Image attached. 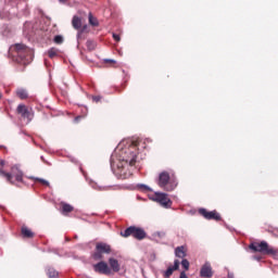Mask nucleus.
<instances>
[{
	"label": "nucleus",
	"instance_id": "obj_21",
	"mask_svg": "<svg viewBox=\"0 0 278 278\" xmlns=\"http://www.w3.org/2000/svg\"><path fill=\"white\" fill-rule=\"evenodd\" d=\"M22 235L24 238H34V232L25 226L22 227Z\"/></svg>",
	"mask_w": 278,
	"mask_h": 278
},
{
	"label": "nucleus",
	"instance_id": "obj_5",
	"mask_svg": "<svg viewBox=\"0 0 278 278\" xmlns=\"http://www.w3.org/2000/svg\"><path fill=\"white\" fill-rule=\"evenodd\" d=\"M13 49H15L20 62L24 64H29V61L34 58V50L23 43H15Z\"/></svg>",
	"mask_w": 278,
	"mask_h": 278
},
{
	"label": "nucleus",
	"instance_id": "obj_26",
	"mask_svg": "<svg viewBox=\"0 0 278 278\" xmlns=\"http://www.w3.org/2000/svg\"><path fill=\"white\" fill-rule=\"evenodd\" d=\"M47 275H48L49 278H55V277H58L60 274H59L58 270H55L54 268L49 267V268L47 269Z\"/></svg>",
	"mask_w": 278,
	"mask_h": 278
},
{
	"label": "nucleus",
	"instance_id": "obj_11",
	"mask_svg": "<svg viewBox=\"0 0 278 278\" xmlns=\"http://www.w3.org/2000/svg\"><path fill=\"white\" fill-rule=\"evenodd\" d=\"M94 273H99V275H112V268L108 265V263L101 261L93 265Z\"/></svg>",
	"mask_w": 278,
	"mask_h": 278
},
{
	"label": "nucleus",
	"instance_id": "obj_16",
	"mask_svg": "<svg viewBox=\"0 0 278 278\" xmlns=\"http://www.w3.org/2000/svg\"><path fill=\"white\" fill-rule=\"evenodd\" d=\"M109 264H110L113 273H118L121 270V264L118 263V260L111 257V258H109Z\"/></svg>",
	"mask_w": 278,
	"mask_h": 278
},
{
	"label": "nucleus",
	"instance_id": "obj_34",
	"mask_svg": "<svg viewBox=\"0 0 278 278\" xmlns=\"http://www.w3.org/2000/svg\"><path fill=\"white\" fill-rule=\"evenodd\" d=\"M113 39L116 41V42H121V36L116 33H113Z\"/></svg>",
	"mask_w": 278,
	"mask_h": 278
},
{
	"label": "nucleus",
	"instance_id": "obj_8",
	"mask_svg": "<svg viewBox=\"0 0 278 278\" xmlns=\"http://www.w3.org/2000/svg\"><path fill=\"white\" fill-rule=\"evenodd\" d=\"M249 249L251 251H254V253H264L265 255H277V250L268 247V242L261 241L260 243L253 242L249 245Z\"/></svg>",
	"mask_w": 278,
	"mask_h": 278
},
{
	"label": "nucleus",
	"instance_id": "obj_22",
	"mask_svg": "<svg viewBox=\"0 0 278 278\" xmlns=\"http://www.w3.org/2000/svg\"><path fill=\"white\" fill-rule=\"evenodd\" d=\"M88 51H94L97 49V41L88 39L86 42Z\"/></svg>",
	"mask_w": 278,
	"mask_h": 278
},
{
	"label": "nucleus",
	"instance_id": "obj_30",
	"mask_svg": "<svg viewBox=\"0 0 278 278\" xmlns=\"http://www.w3.org/2000/svg\"><path fill=\"white\" fill-rule=\"evenodd\" d=\"M180 264L185 270H190V262L187 258H182Z\"/></svg>",
	"mask_w": 278,
	"mask_h": 278
},
{
	"label": "nucleus",
	"instance_id": "obj_6",
	"mask_svg": "<svg viewBox=\"0 0 278 278\" xmlns=\"http://www.w3.org/2000/svg\"><path fill=\"white\" fill-rule=\"evenodd\" d=\"M4 8L0 11V18L10 21L13 16L18 15V8L16 7V0H4Z\"/></svg>",
	"mask_w": 278,
	"mask_h": 278
},
{
	"label": "nucleus",
	"instance_id": "obj_15",
	"mask_svg": "<svg viewBox=\"0 0 278 278\" xmlns=\"http://www.w3.org/2000/svg\"><path fill=\"white\" fill-rule=\"evenodd\" d=\"M96 251H99L100 253L110 254L112 251V248L108 243L100 242V243H97Z\"/></svg>",
	"mask_w": 278,
	"mask_h": 278
},
{
	"label": "nucleus",
	"instance_id": "obj_33",
	"mask_svg": "<svg viewBox=\"0 0 278 278\" xmlns=\"http://www.w3.org/2000/svg\"><path fill=\"white\" fill-rule=\"evenodd\" d=\"M81 36H84V33L81 30H78V33L76 35L78 47H79V40H81Z\"/></svg>",
	"mask_w": 278,
	"mask_h": 278
},
{
	"label": "nucleus",
	"instance_id": "obj_7",
	"mask_svg": "<svg viewBox=\"0 0 278 278\" xmlns=\"http://www.w3.org/2000/svg\"><path fill=\"white\" fill-rule=\"evenodd\" d=\"M123 238H129L131 236L135 240H144L147 238V231L140 227L129 226L125 230L121 231Z\"/></svg>",
	"mask_w": 278,
	"mask_h": 278
},
{
	"label": "nucleus",
	"instance_id": "obj_1",
	"mask_svg": "<svg viewBox=\"0 0 278 278\" xmlns=\"http://www.w3.org/2000/svg\"><path fill=\"white\" fill-rule=\"evenodd\" d=\"M137 160L138 143L128 141L126 146L125 141H122L111 155V169L117 179H129L131 177L129 166H134Z\"/></svg>",
	"mask_w": 278,
	"mask_h": 278
},
{
	"label": "nucleus",
	"instance_id": "obj_4",
	"mask_svg": "<svg viewBox=\"0 0 278 278\" xmlns=\"http://www.w3.org/2000/svg\"><path fill=\"white\" fill-rule=\"evenodd\" d=\"M156 184L162 190H166V192H173V190L177 188V182L170 180V174H168V172L160 173L156 178Z\"/></svg>",
	"mask_w": 278,
	"mask_h": 278
},
{
	"label": "nucleus",
	"instance_id": "obj_38",
	"mask_svg": "<svg viewBox=\"0 0 278 278\" xmlns=\"http://www.w3.org/2000/svg\"><path fill=\"white\" fill-rule=\"evenodd\" d=\"M179 278H188V275H186V271H180Z\"/></svg>",
	"mask_w": 278,
	"mask_h": 278
},
{
	"label": "nucleus",
	"instance_id": "obj_37",
	"mask_svg": "<svg viewBox=\"0 0 278 278\" xmlns=\"http://www.w3.org/2000/svg\"><path fill=\"white\" fill-rule=\"evenodd\" d=\"M252 260H255L256 262H262V256L254 255L252 256Z\"/></svg>",
	"mask_w": 278,
	"mask_h": 278
},
{
	"label": "nucleus",
	"instance_id": "obj_35",
	"mask_svg": "<svg viewBox=\"0 0 278 278\" xmlns=\"http://www.w3.org/2000/svg\"><path fill=\"white\" fill-rule=\"evenodd\" d=\"M92 101H94V103H99V101H101V96H93Z\"/></svg>",
	"mask_w": 278,
	"mask_h": 278
},
{
	"label": "nucleus",
	"instance_id": "obj_40",
	"mask_svg": "<svg viewBox=\"0 0 278 278\" xmlns=\"http://www.w3.org/2000/svg\"><path fill=\"white\" fill-rule=\"evenodd\" d=\"M60 3H66V0H59Z\"/></svg>",
	"mask_w": 278,
	"mask_h": 278
},
{
	"label": "nucleus",
	"instance_id": "obj_32",
	"mask_svg": "<svg viewBox=\"0 0 278 278\" xmlns=\"http://www.w3.org/2000/svg\"><path fill=\"white\" fill-rule=\"evenodd\" d=\"M104 64H116V61L114 59H104Z\"/></svg>",
	"mask_w": 278,
	"mask_h": 278
},
{
	"label": "nucleus",
	"instance_id": "obj_12",
	"mask_svg": "<svg viewBox=\"0 0 278 278\" xmlns=\"http://www.w3.org/2000/svg\"><path fill=\"white\" fill-rule=\"evenodd\" d=\"M199 214L203 216L206 220H220V214L216 211H207L205 208H200Z\"/></svg>",
	"mask_w": 278,
	"mask_h": 278
},
{
	"label": "nucleus",
	"instance_id": "obj_10",
	"mask_svg": "<svg viewBox=\"0 0 278 278\" xmlns=\"http://www.w3.org/2000/svg\"><path fill=\"white\" fill-rule=\"evenodd\" d=\"M17 114L22 116V118H26L28 123H31L34 121V112H31L27 105L20 104L16 109Z\"/></svg>",
	"mask_w": 278,
	"mask_h": 278
},
{
	"label": "nucleus",
	"instance_id": "obj_20",
	"mask_svg": "<svg viewBox=\"0 0 278 278\" xmlns=\"http://www.w3.org/2000/svg\"><path fill=\"white\" fill-rule=\"evenodd\" d=\"M81 113H83V115H78V116H76V117L74 118V122H75V123H79V121H81V118H85V116H88V108H87V106H84V108L81 109Z\"/></svg>",
	"mask_w": 278,
	"mask_h": 278
},
{
	"label": "nucleus",
	"instance_id": "obj_42",
	"mask_svg": "<svg viewBox=\"0 0 278 278\" xmlns=\"http://www.w3.org/2000/svg\"><path fill=\"white\" fill-rule=\"evenodd\" d=\"M3 97V94L0 93V99Z\"/></svg>",
	"mask_w": 278,
	"mask_h": 278
},
{
	"label": "nucleus",
	"instance_id": "obj_25",
	"mask_svg": "<svg viewBox=\"0 0 278 278\" xmlns=\"http://www.w3.org/2000/svg\"><path fill=\"white\" fill-rule=\"evenodd\" d=\"M59 53H60V50L56 49V48H50V49L48 50V55H49V58H51V59L58 58Z\"/></svg>",
	"mask_w": 278,
	"mask_h": 278
},
{
	"label": "nucleus",
	"instance_id": "obj_39",
	"mask_svg": "<svg viewBox=\"0 0 278 278\" xmlns=\"http://www.w3.org/2000/svg\"><path fill=\"white\" fill-rule=\"evenodd\" d=\"M2 36H8V30L1 31Z\"/></svg>",
	"mask_w": 278,
	"mask_h": 278
},
{
	"label": "nucleus",
	"instance_id": "obj_31",
	"mask_svg": "<svg viewBox=\"0 0 278 278\" xmlns=\"http://www.w3.org/2000/svg\"><path fill=\"white\" fill-rule=\"evenodd\" d=\"M31 179H35V181H39L40 184H43V186H49L48 180H45V178H35V177H31Z\"/></svg>",
	"mask_w": 278,
	"mask_h": 278
},
{
	"label": "nucleus",
	"instance_id": "obj_2",
	"mask_svg": "<svg viewBox=\"0 0 278 278\" xmlns=\"http://www.w3.org/2000/svg\"><path fill=\"white\" fill-rule=\"evenodd\" d=\"M89 186L93 188V190H100V191H108V190H122V188H126V190H138L139 192H153V189L149 187V185L144 184H137V185H130L126 187L122 186H104L100 187L97 185V182L89 181Z\"/></svg>",
	"mask_w": 278,
	"mask_h": 278
},
{
	"label": "nucleus",
	"instance_id": "obj_23",
	"mask_svg": "<svg viewBox=\"0 0 278 278\" xmlns=\"http://www.w3.org/2000/svg\"><path fill=\"white\" fill-rule=\"evenodd\" d=\"M73 212V205L68 203H62V214H68Z\"/></svg>",
	"mask_w": 278,
	"mask_h": 278
},
{
	"label": "nucleus",
	"instance_id": "obj_24",
	"mask_svg": "<svg viewBox=\"0 0 278 278\" xmlns=\"http://www.w3.org/2000/svg\"><path fill=\"white\" fill-rule=\"evenodd\" d=\"M31 23H29V22H25V24H24V29H23V31H24V36H30V34H31Z\"/></svg>",
	"mask_w": 278,
	"mask_h": 278
},
{
	"label": "nucleus",
	"instance_id": "obj_41",
	"mask_svg": "<svg viewBox=\"0 0 278 278\" xmlns=\"http://www.w3.org/2000/svg\"><path fill=\"white\" fill-rule=\"evenodd\" d=\"M4 29H8V25H3Z\"/></svg>",
	"mask_w": 278,
	"mask_h": 278
},
{
	"label": "nucleus",
	"instance_id": "obj_43",
	"mask_svg": "<svg viewBox=\"0 0 278 278\" xmlns=\"http://www.w3.org/2000/svg\"><path fill=\"white\" fill-rule=\"evenodd\" d=\"M227 273H229L228 268H226Z\"/></svg>",
	"mask_w": 278,
	"mask_h": 278
},
{
	"label": "nucleus",
	"instance_id": "obj_28",
	"mask_svg": "<svg viewBox=\"0 0 278 278\" xmlns=\"http://www.w3.org/2000/svg\"><path fill=\"white\" fill-rule=\"evenodd\" d=\"M92 258L96 261L103 260V252L96 250V252L92 254Z\"/></svg>",
	"mask_w": 278,
	"mask_h": 278
},
{
	"label": "nucleus",
	"instance_id": "obj_19",
	"mask_svg": "<svg viewBox=\"0 0 278 278\" xmlns=\"http://www.w3.org/2000/svg\"><path fill=\"white\" fill-rule=\"evenodd\" d=\"M16 96L20 98V99H27V97H29V93L27 92L26 89L24 88H18L16 89Z\"/></svg>",
	"mask_w": 278,
	"mask_h": 278
},
{
	"label": "nucleus",
	"instance_id": "obj_18",
	"mask_svg": "<svg viewBox=\"0 0 278 278\" xmlns=\"http://www.w3.org/2000/svg\"><path fill=\"white\" fill-rule=\"evenodd\" d=\"M184 249V245L177 247L175 249L176 257H179L180 260H184V257H186V251Z\"/></svg>",
	"mask_w": 278,
	"mask_h": 278
},
{
	"label": "nucleus",
	"instance_id": "obj_27",
	"mask_svg": "<svg viewBox=\"0 0 278 278\" xmlns=\"http://www.w3.org/2000/svg\"><path fill=\"white\" fill-rule=\"evenodd\" d=\"M89 23L92 27H99V21L92 16V13H89Z\"/></svg>",
	"mask_w": 278,
	"mask_h": 278
},
{
	"label": "nucleus",
	"instance_id": "obj_29",
	"mask_svg": "<svg viewBox=\"0 0 278 278\" xmlns=\"http://www.w3.org/2000/svg\"><path fill=\"white\" fill-rule=\"evenodd\" d=\"M53 42H54L55 45H62V42H64V37H63L62 35H56V36H54V38H53Z\"/></svg>",
	"mask_w": 278,
	"mask_h": 278
},
{
	"label": "nucleus",
	"instance_id": "obj_17",
	"mask_svg": "<svg viewBox=\"0 0 278 278\" xmlns=\"http://www.w3.org/2000/svg\"><path fill=\"white\" fill-rule=\"evenodd\" d=\"M72 25L74 29H77V30L81 29V18L77 15H74L72 20Z\"/></svg>",
	"mask_w": 278,
	"mask_h": 278
},
{
	"label": "nucleus",
	"instance_id": "obj_3",
	"mask_svg": "<svg viewBox=\"0 0 278 278\" xmlns=\"http://www.w3.org/2000/svg\"><path fill=\"white\" fill-rule=\"evenodd\" d=\"M3 166H5V161H0V175L2 177H5L10 184H14L12 181V178L15 177V181L22 182L23 181V170H21V167L18 165H15L11 168V173H5L3 169Z\"/></svg>",
	"mask_w": 278,
	"mask_h": 278
},
{
	"label": "nucleus",
	"instance_id": "obj_36",
	"mask_svg": "<svg viewBox=\"0 0 278 278\" xmlns=\"http://www.w3.org/2000/svg\"><path fill=\"white\" fill-rule=\"evenodd\" d=\"M78 30L84 34V31L88 30V25L85 24L83 27L80 26V29H78Z\"/></svg>",
	"mask_w": 278,
	"mask_h": 278
},
{
	"label": "nucleus",
	"instance_id": "obj_13",
	"mask_svg": "<svg viewBox=\"0 0 278 278\" xmlns=\"http://www.w3.org/2000/svg\"><path fill=\"white\" fill-rule=\"evenodd\" d=\"M200 277L202 278H212L214 277V270L212 269V264L205 262L200 269Z\"/></svg>",
	"mask_w": 278,
	"mask_h": 278
},
{
	"label": "nucleus",
	"instance_id": "obj_9",
	"mask_svg": "<svg viewBox=\"0 0 278 278\" xmlns=\"http://www.w3.org/2000/svg\"><path fill=\"white\" fill-rule=\"evenodd\" d=\"M152 201L160 203L163 207H170V205H173V202L168 199V194L164 192H155Z\"/></svg>",
	"mask_w": 278,
	"mask_h": 278
},
{
	"label": "nucleus",
	"instance_id": "obj_14",
	"mask_svg": "<svg viewBox=\"0 0 278 278\" xmlns=\"http://www.w3.org/2000/svg\"><path fill=\"white\" fill-rule=\"evenodd\" d=\"M179 264H181L179 262V260H175L174 261V265L169 266L164 273H163V277L165 278H170L173 276V273H175V270H179Z\"/></svg>",
	"mask_w": 278,
	"mask_h": 278
}]
</instances>
